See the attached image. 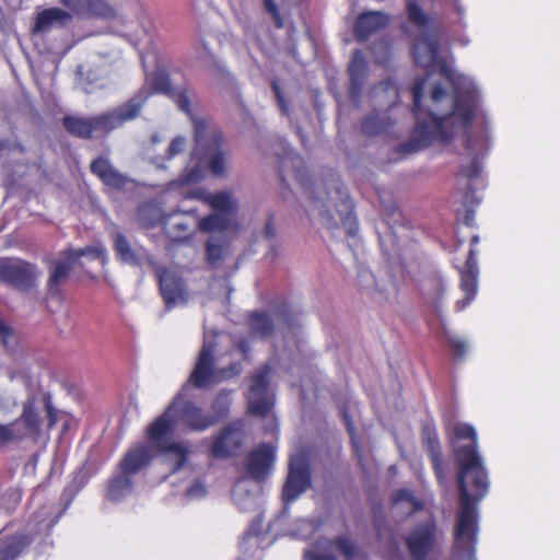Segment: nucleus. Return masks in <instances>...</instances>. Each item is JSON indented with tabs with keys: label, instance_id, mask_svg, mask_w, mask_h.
Masks as SVG:
<instances>
[{
	"label": "nucleus",
	"instance_id": "nucleus-28",
	"mask_svg": "<svg viewBox=\"0 0 560 560\" xmlns=\"http://www.w3.org/2000/svg\"><path fill=\"white\" fill-rule=\"evenodd\" d=\"M31 544L26 535L0 537V560H15Z\"/></svg>",
	"mask_w": 560,
	"mask_h": 560
},
{
	"label": "nucleus",
	"instance_id": "nucleus-63",
	"mask_svg": "<svg viewBox=\"0 0 560 560\" xmlns=\"http://www.w3.org/2000/svg\"><path fill=\"white\" fill-rule=\"evenodd\" d=\"M9 142L7 140H0V152L8 149Z\"/></svg>",
	"mask_w": 560,
	"mask_h": 560
},
{
	"label": "nucleus",
	"instance_id": "nucleus-20",
	"mask_svg": "<svg viewBox=\"0 0 560 560\" xmlns=\"http://www.w3.org/2000/svg\"><path fill=\"white\" fill-rule=\"evenodd\" d=\"M91 172L110 189L121 190L130 183V178L116 170L108 159L97 158L91 162Z\"/></svg>",
	"mask_w": 560,
	"mask_h": 560
},
{
	"label": "nucleus",
	"instance_id": "nucleus-19",
	"mask_svg": "<svg viewBox=\"0 0 560 560\" xmlns=\"http://www.w3.org/2000/svg\"><path fill=\"white\" fill-rule=\"evenodd\" d=\"M155 270L166 308L170 310L175 305L185 304L187 302V294L183 279L176 273L160 267H155Z\"/></svg>",
	"mask_w": 560,
	"mask_h": 560
},
{
	"label": "nucleus",
	"instance_id": "nucleus-61",
	"mask_svg": "<svg viewBox=\"0 0 560 560\" xmlns=\"http://www.w3.org/2000/svg\"><path fill=\"white\" fill-rule=\"evenodd\" d=\"M474 218H475L474 211L468 210L465 215V224L469 225V226L474 225Z\"/></svg>",
	"mask_w": 560,
	"mask_h": 560
},
{
	"label": "nucleus",
	"instance_id": "nucleus-57",
	"mask_svg": "<svg viewBox=\"0 0 560 560\" xmlns=\"http://www.w3.org/2000/svg\"><path fill=\"white\" fill-rule=\"evenodd\" d=\"M45 409H46V412H47V417L49 419L48 425L52 427L56 423V421H57V418H56V412L57 411L54 409L49 396L45 397Z\"/></svg>",
	"mask_w": 560,
	"mask_h": 560
},
{
	"label": "nucleus",
	"instance_id": "nucleus-22",
	"mask_svg": "<svg viewBox=\"0 0 560 560\" xmlns=\"http://www.w3.org/2000/svg\"><path fill=\"white\" fill-rule=\"evenodd\" d=\"M72 21V14L60 8H50L39 12L33 27L34 33H48L54 28L68 26Z\"/></svg>",
	"mask_w": 560,
	"mask_h": 560
},
{
	"label": "nucleus",
	"instance_id": "nucleus-53",
	"mask_svg": "<svg viewBox=\"0 0 560 560\" xmlns=\"http://www.w3.org/2000/svg\"><path fill=\"white\" fill-rule=\"evenodd\" d=\"M447 95V92L446 90L442 86L441 83H435L432 89H431V93H430V100L433 104H438L440 103L444 97H446Z\"/></svg>",
	"mask_w": 560,
	"mask_h": 560
},
{
	"label": "nucleus",
	"instance_id": "nucleus-14",
	"mask_svg": "<svg viewBox=\"0 0 560 560\" xmlns=\"http://www.w3.org/2000/svg\"><path fill=\"white\" fill-rule=\"evenodd\" d=\"M113 248L116 258L125 265L141 267L148 264L156 267L153 256L141 245L131 242L125 234L115 232L112 234Z\"/></svg>",
	"mask_w": 560,
	"mask_h": 560
},
{
	"label": "nucleus",
	"instance_id": "nucleus-64",
	"mask_svg": "<svg viewBox=\"0 0 560 560\" xmlns=\"http://www.w3.org/2000/svg\"><path fill=\"white\" fill-rule=\"evenodd\" d=\"M346 420H347V424H348V430L352 434L353 433V427L351 424V421L348 419V417H346Z\"/></svg>",
	"mask_w": 560,
	"mask_h": 560
},
{
	"label": "nucleus",
	"instance_id": "nucleus-62",
	"mask_svg": "<svg viewBox=\"0 0 560 560\" xmlns=\"http://www.w3.org/2000/svg\"><path fill=\"white\" fill-rule=\"evenodd\" d=\"M351 444H352L354 453L360 457V454H359L360 453L359 443L354 440L353 436H352Z\"/></svg>",
	"mask_w": 560,
	"mask_h": 560
},
{
	"label": "nucleus",
	"instance_id": "nucleus-33",
	"mask_svg": "<svg viewBox=\"0 0 560 560\" xmlns=\"http://www.w3.org/2000/svg\"><path fill=\"white\" fill-rule=\"evenodd\" d=\"M219 44V38L215 35L208 34L200 30L197 54L200 59L214 62V47Z\"/></svg>",
	"mask_w": 560,
	"mask_h": 560
},
{
	"label": "nucleus",
	"instance_id": "nucleus-1",
	"mask_svg": "<svg viewBox=\"0 0 560 560\" xmlns=\"http://www.w3.org/2000/svg\"><path fill=\"white\" fill-rule=\"evenodd\" d=\"M457 440H467L468 444L455 448L458 466L457 488L459 509L454 525V551L465 560H476V544L479 532L478 502L489 490L488 471L477 450V433L472 425L458 423L454 427Z\"/></svg>",
	"mask_w": 560,
	"mask_h": 560
},
{
	"label": "nucleus",
	"instance_id": "nucleus-4",
	"mask_svg": "<svg viewBox=\"0 0 560 560\" xmlns=\"http://www.w3.org/2000/svg\"><path fill=\"white\" fill-rule=\"evenodd\" d=\"M191 121L194 125L191 168L180 176L182 185L199 182L205 172L221 176L225 173L229 163V151L220 130L205 117L191 116Z\"/></svg>",
	"mask_w": 560,
	"mask_h": 560
},
{
	"label": "nucleus",
	"instance_id": "nucleus-38",
	"mask_svg": "<svg viewBox=\"0 0 560 560\" xmlns=\"http://www.w3.org/2000/svg\"><path fill=\"white\" fill-rule=\"evenodd\" d=\"M231 405L230 396L225 393H220L213 399L211 404L212 415H209L210 418L215 419V424L225 418L229 413Z\"/></svg>",
	"mask_w": 560,
	"mask_h": 560
},
{
	"label": "nucleus",
	"instance_id": "nucleus-32",
	"mask_svg": "<svg viewBox=\"0 0 560 560\" xmlns=\"http://www.w3.org/2000/svg\"><path fill=\"white\" fill-rule=\"evenodd\" d=\"M389 126H392L389 117L372 114L362 120L361 131L364 136L374 137L387 131Z\"/></svg>",
	"mask_w": 560,
	"mask_h": 560
},
{
	"label": "nucleus",
	"instance_id": "nucleus-37",
	"mask_svg": "<svg viewBox=\"0 0 560 560\" xmlns=\"http://www.w3.org/2000/svg\"><path fill=\"white\" fill-rule=\"evenodd\" d=\"M84 16H98L104 19H114L117 16L116 10L105 0H89V5Z\"/></svg>",
	"mask_w": 560,
	"mask_h": 560
},
{
	"label": "nucleus",
	"instance_id": "nucleus-56",
	"mask_svg": "<svg viewBox=\"0 0 560 560\" xmlns=\"http://www.w3.org/2000/svg\"><path fill=\"white\" fill-rule=\"evenodd\" d=\"M206 493V488L202 483L196 482L190 488L187 489L186 495L189 498H198L202 497Z\"/></svg>",
	"mask_w": 560,
	"mask_h": 560
},
{
	"label": "nucleus",
	"instance_id": "nucleus-9",
	"mask_svg": "<svg viewBox=\"0 0 560 560\" xmlns=\"http://www.w3.org/2000/svg\"><path fill=\"white\" fill-rule=\"evenodd\" d=\"M411 55L417 66L428 71L438 67L439 72L448 83H455L456 71L440 57L439 42L430 34H422L415 39Z\"/></svg>",
	"mask_w": 560,
	"mask_h": 560
},
{
	"label": "nucleus",
	"instance_id": "nucleus-44",
	"mask_svg": "<svg viewBox=\"0 0 560 560\" xmlns=\"http://www.w3.org/2000/svg\"><path fill=\"white\" fill-rule=\"evenodd\" d=\"M60 3L71 11V14L84 16L89 5V0H60Z\"/></svg>",
	"mask_w": 560,
	"mask_h": 560
},
{
	"label": "nucleus",
	"instance_id": "nucleus-42",
	"mask_svg": "<svg viewBox=\"0 0 560 560\" xmlns=\"http://www.w3.org/2000/svg\"><path fill=\"white\" fill-rule=\"evenodd\" d=\"M270 86L275 94L277 105H278L280 112L282 113V115L289 116V114H290L289 102H288L282 89L280 88L278 80L277 79L271 80Z\"/></svg>",
	"mask_w": 560,
	"mask_h": 560
},
{
	"label": "nucleus",
	"instance_id": "nucleus-40",
	"mask_svg": "<svg viewBox=\"0 0 560 560\" xmlns=\"http://www.w3.org/2000/svg\"><path fill=\"white\" fill-rule=\"evenodd\" d=\"M138 221L145 228L155 226L160 222L159 209L151 205H143L137 212Z\"/></svg>",
	"mask_w": 560,
	"mask_h": 560
},
{
	"label": "nucleus",
	"instance_id": "nucleus-51",
	"mask_svg": "<svg viewBox=\"0 0 560 560\" xmlns=\"http://www.w3.org/2000/svg\"><path fill=\"white\" fill-rule=\"evenodd\" d=\"M186 143V139L184 137H176L172 140L167 149V158L172 159L176 154L180 153L184 150Z\"/></svg>",
	"mask_w": 560,
	"mask_h": 560
},
{
	"label": "nucleus",
	"instance_id": "nucleus-46",
	"mask_svg": "<svg viewBox=\"0 0 560 560\" xmlns=\"http://www.w3.org/2000/svg\"><path fill=\"white\" fill-rule=\"evenodd\" d=\"M265 10L271 15L273 24L277 28L283 27V19L281 16L280 10L275 0H264Z\"/></svg>",
	"mask_w": 560,
	"mask_h": 560
},
{
	"label": "nucleus",
	"instance_id": "nucleus-58",
	"mask_svg": "<svg viewBox=\"0 0 560 560\" xmlns=\"http://www.w3.org/2000/svg\"><path fill=\"white\" fill-rule=\"evenodd\" d=\"M83 486L82 481L77 482V478L73 480V483L67 488L63 492V497L69 494L68 503L72 499V497L79 491V489Z\"/></svg>",
	"mask_w": 560,
	"mask_h": 560
},
{
	"label": "nucleus",
	"instance_id": "nucleus-60",
	"mask_svg": "<svg viewBox=\"0 0 560 560\" xmlns=\"http://www.w3.org/2000/svg\"><path fill=\"white\" fill-rule=\"evenodd\" d=\"M11 334V329L0 319V337L2 338V343L7 346V337Z\"/></svg>",
	"mask_w": 560,
	"mask_h": 560
},
{
	"label": "nucleus",
	"instance_id": "nucleus-31",
	"mask_svg": "<svg viewBox=\"0 0 560 560\" xmlns=\"http://www.w3.org/2000/svg\"><path fill=\"white\" fill-rule=\"evenodd\" d=\"M133 483L129 475L122 471L108 480L106 498L112 502H117L132 491Z\"/></svg>",
	"mask_w": 560,
	"mask_h": 560
},
{
	"label": "nucleus",
	"instance_id": "nucleus-7",
	"mask_svg": "<svg viewBox=\"0 0 560 560\" xmlns=\"http://www.w3.org/2000/svg\"><path fill=\"white\" fill-rule=\"evenodd\" d=\"M272 368L265 363L254 372L247 396V415L265 418L276 402V392L271 387Z\"/></svg>",
	"mask_w": 560,
	"mask_h": 560
},
{
	"label": "nucleus",
	"instance_id": "nucleus-16",
	"mask_svg": "<svg viewBox=\"0 0 560 560\" xmlns=\"http://www.w3.org/2000/svg\"><path fill=\"white\" fill-rule=\"evenodd\" d=\"M245 441V424L235 421L225 427L211 446V454L215 458H226L241 451Z\"/></svg>",
	"mask_w": 560,
	"mask_h": 560
},
{
	"label": "nucleus",
	"instance_id": "nucleus-27",
	"mask_svg": "<svg viewBox=\"0 0 560 560\" xmlns=\"http://www.w3.org/2000/svg\"><path fill=\"white\" fill-rule=\"evenodd\" d=\"M40 418L35 412L32 405H25L20 419L10 425H14V430L18 434H21L15 441H20L25 436L35 435L39 431Z\"/></svg>",
	"mask_w": 560,
	"mask_h": 560
},
{
	"label": "nucleus",
	"instance_id": "nucleus-48",
	"mask_svg": "<svg viewBox=\"0 0 560 560\" xmlns=\"http://www.w3.org/2000/svg\"><path fill=\"white\" fill-rule=\"evenodd\" d=\"M21 434H18L14 430V425L0 424V446L19 439Z\"/></svg>",
	"mask_w": 560,
	"mask_h": 560
},
{
	"label": "nucleus",
	"instance_id": "nucleus-30",
	"mask_svg": "<svg viewBox=\"0 0 560 560\" xmlns=\"http://www.w3.org/2000/svg\"><path fill=\"white\" fill-rule=\"evenodd\" d=\"M420 434L423 447L429 453L433 464L438 466L441 457V448L435 425L429 422L423 423Z\"/></svg>",
	"mask_w": 560,
	"mask_h": 560
},
{
	"label": "nucleus",
	"instance_id": "nucleus-8",
	"mask_svg": "<svg viewBox=\"0 0 560 560\" xmlns=\"http://www.w3.org/2000/svg\"><path fill=\"white\" fill-rule=\"evenodd\" d=\"M217 350V342L214 337L205 334L202 348L198 354L195 368L188 378L196 388H207L212 384L222 382L231 375L232 368L228 370H220L215 368L214 352Z\"/></svg>",
	"mask_w": 560,
	"mask_h": 560
},
{
	"label": "nucleus",
	"instance_id": "nucleus-55",
	"mask_svg": "<svg viewBox=\"0 0 560 560\" xmlns=\"http://www.w3.org/2000/svg\"><path fill=\"white\" fill-rule=\"evenodd\" d=\"M241 483H242V479H238L231 491L233 501L240 508H242L243 501H244V492L242 490Z\"/></svg>",
	"mask_w": 560,
	"mask_h": 560
},
{
	"label": "nucleus",
	"instance_id": "nucleus-43",
	"mask_svg": "<svg viewBox=\"0 0 560 560\" xmlns=\"http://www.w3.org/2000/svg\"><path fill=\"white\" fill-rule=\"evenodd\" d=\"M206 252L209 262L217 264L219 260H221L223 247L219 244L218 237H209L206 243Z\"/></svg>",
	"mask_w": 560,
	"mask_h": 560
},
{
	"label": "nucleus",
	"instance_id": "nucleus-54",
	"mask_svg": "<svg viewBox=\"0 0 560 560\" xmlns=\"http://www.w3.org/2000/svg\"><path fill=\"white\" fill-rule=\"evenodd\" d=\"M395 500L396 501H400V500H407V501H410L413 503V511H418L422 508V504L415 500L412 493L408 490H405V489H400L396 492V495H395Z\"/></svg>",
	"mask_w": 560,
	"mask_h": 560
},
{
	"label": "nucleus",
	"instance_id": "nucleus-50",
	"mask_svg": "<svg viewBox=\"0 0 560 560\" xmlns=\"http://www.w3.org/2000/svg\"><path fill=\"white\" fill-rule=\"evenodd\" d=\"M275 315L277 316V318H280L283 323L288 325H291L293 320V314L288 303H282L281 305H279L275 311Z\"/></svg>",
	"mask_w": 560,
	"mask_h": 560
},
{
	"label": "nucleus",
	"instance_id": "nucleus-12",
	"mask_svg": "<svg viewBox=\"0 0 560 560\" xmlns=\"http://www.w3.org/2000/svg\"><path fill=\"white\" fill-rule=\"evenodd\" d=\"M439 528L434 517L419 522L404 537L406 548L413 560H425L435 549Z\"/></svg>",
	"mask_w": 560,
	"mask_h": 560
},
{
	"label": "nucleus",
	"instance_id": "nucleus-17",
	"mask_svg": "<svg viewBox=\"0 0 560 560\" xmlns=\"http://www.w3.org/2000/svg\"><path fill=\"white\" fill-rule=\"evenodd\" d=\"M276 460V448L269 443H261L247 452V479L264 482L269 477Z\"/></svg>",
	"mask_w": 560,
	"mask_h": 560
},
{
	"label": "nucleus",
	"instance_id": "nucleus-23",
	"mask_svg": "<svg viewBox=\"0 0 560 560\" xmlns=\"http://www.w3.org/2000/svg\"><path fill=\"white\" fill-rule=\"evenodd\" d=\"M152 448L147 444H140L130 448L119 464V469L125 475H133L147 467L152 458Z\"/></svg>",
	"mask_w": 560,
	"mask_h": 560
},
{
	"label": "nucleus",
	"instance_id": "nucleus-21",
	"mask_svg": "<svg viewBox=\"0 0 560 560\" xmlns=\"http://www.w3.org/2000/svg\"><path fill=\"white\" fill-rule=\"evenodd\" d=\"M389 18L380 11L363 12L358 15L354 24V36L358 42L368 40L374 33L387 26Z\"/></svg>",
	"mask_w": 560,
	"mask_h": 560
},
{
	"label": "nucleus",
	"instance_id": "nucleus-59",
	"mask_svg": "<svg viewBox=\"0 0 560 560\" xmlns=\"http://www.w3.org/2000/svg\"><path fill=\"white\" fill-rule=\"evenodd\" d=\"M305 560H337L332 555H319L316 552L308 551L305 555Z\"/></svg>",
	"mask_w": 560,
	"mask_h": 560
},
{
	"label": "nucleus",
	"instance_id": "nucleus-18",
	"mask_svg": "<svg viewBox=\"0 0 560 560\" xmlns=\"http://www.w3.org/2000/svg\"><path fill=\"white\" fill-rule=\"evenodd\" d=\"M348 96L352 104L359 105L369 77L368 62L360 50H355L348 65Z\"/></svg>",
	"mask_w": 560,
	"mask_h": 560
},
{
	"label": "nucleus",
	"instance_id": "nucleus-45",
	"mask_svg": "<svg viewBox=\"0 0 560 560\" xmlns=\"http://www.w3.org/2000/svg\"><path fill=\"white\" fill-rule=\"evenodd\" d=\"M481 172V165L477 158L472 159L468 165H462L459 175L465 178L472 180L479 177Z\"/></svg>",
	"mask_w": 560,
	"mask_h": 560
},
{
	"label": "nucleus",
	"instance_id": "nucleus-3",
	"mask_svg": "<svg viewBox=\"0 0 560 560\" xmlns=\"http://www.w3.org/2000/svg\"><path fill=\"white\" fill-rule=\"evenodd\" d=\"M428 79L429 73L417 78L411 86L416 127L411 140L399 144L398 151L401 153L418 152L434 141L450 142L454 137L453 129L446 127L450 120L456 119L462 127L468 128L475 118L477 94L464 85L465 78L458 73L455 83H450L454 93L452 110L443 116H438L432 110L425 112L421 101Z\"/></svg>",
	"mask_w": 560,
	"mask_h": 560
},
{
	"label": "nucleus",
	"instance_id": "nucleus-35",
	"mask_svg": "<svg viewBox=\"0 0 560 560\" xmlns=\"http://www.w3.org/2000/svg\"><path fill=\"white\" fill-rule=\"evenodd\" d=\"M63 253L75 266H82L80 261L82 257L90 259H101L102 261L105 259V249L97 246H88L85 248L79 249H67Z\"/></svg>",
	"mask_w": 560,
	"mask_h": 560
},
{
	"label": "nucleus",
	"instance_id": "nucleus-25",
	"mask_svg": "<svg viewBox=\"0 0 560 560\" xmlns=\"http://www.w3.org/2000/svg\"><path fill=\"white\" fill-rule=\"evenodd\" d=\"M194 197L203 200L213 210H215V212L235 217L238 210V202L233 198V196L229 191L223 190L214 194H209L200 190L196 192Z\"/></svg>",
	"mask_w": 560,
	"mask_h": 560
},
{
	"label": "nucleus",
	"instance_id": "nucleus-41",
	"mask_svg": "<svg viewBox=\"0 0 560 560\" xmlns=\"http://www.w3.org/2000/svg\"><path fill=\"white\" fill-rule=\"evenodd\" d=\"M151 85L156 92L167 95L173 93L170 77L164 72H155L151 78Z\"/></svg>",
	"mask_w": 560,
	"mask_h": 560
},
{
	"label": "nucleus",
	"instance_id": "nucleus-2",
	"mask_svg": "<svg viewBox=\"0 0 560 560\" xmlns=\"http://www.w3.org/2000/svg\"><path fill=\"white\" fill-rule=\"evenodd\" d=\"M279 150L275 151L277 175L282 198L291 192L288 178H294L303 188L312 210H317L322 224L329 231L346 223L353 213V203L339 176H329L313 180L308 177L302 156L287 141L279 140Z\"/></svg>",
	"mask_w": 560,
	"mask_h": 560
},
{
	"label": "nucleus",
	"instance_id": "nucleus-13",
	"mask_svg": "<svg viewBox=\"0 0 560 560\" xmlns=\"http://www.w3.org/2000/svg\"><path fill=\"white\" fill-rule=\"evenodd\" d=\"M479 243V235H474L470 238V248L465 260V264L458 268L460 282V290L464 292L465 298L456 302V310L463 311L476 296L478 289V264L476 246Z\"/></svg>",
	"mask_w": 560,
	"mask_h": 560
},
{
	"label": "nucleus",
	"instance_id": "nucleus-5",
	"mask_svg": "<svg viewBox=\"0 0 560 560\" xmlns=\"http://www.w3.org/2000/svg\"><path fill=\"white\" fill-rule=\"evenodd\" d=\"M148 97L149 92L142 89L112 110L91 117L66 116L62 125L69 133L83 139L94 135H107L125 122L136 119Z\"/></svg>",
	"mask_w": 560,
	"mask_h": 560
},
{
	"label": "nucleus",
	"instance_id": "nucleus-15",
	"mask_svg": "<svg viewBox=\"0 0 560 560\" xmlns=\"http://www.w3.org/2000/svg\"><path fill=\"white\" fill-rule=\"evenodd\" d=\"M176 402L174 417L177 424L183 423L192 431H205L215 424L214 418H210L200 407L191 400L183 398L180 394H178L171 404Z\"/></svg>",
	"mask_w": 560,
	"mask_h": 560
},
{
	"label": "nucleus",
	"instance_id": "nucleus-39",
	"mask_svg": "<svg viewBox=\"0 0 560 560\" xmlns=\"http://www.w3.org/2000/svg\"><path fill=\"white\" fill-rule=\"evenodd\" d=\"M331 545L347 559L352 560L358 555V546L346 535L337 536Z\"/></svg>",
	"mask_w": 560,
	"mask_h": 560
},
{
	"label": "nucleus",
	"instance_id": "nucleus-11",
	"mask_svg": "<svg viewBox=\"0 0 560 560\" xmlns=\"http://www.w3.org/2000/svg\"><path fill=\"white\" fill-rule=\"evenodd\" d=\"M312 486V471L307 458L303 454L290 458L288 474L282 487L283 504L290 505Z\"/></svg>",
	"mask_w": 560,
	"mask_h": 560
},
{
	"label": "nucleus",
	"instance_id": "nucleus-47",
	"mask_svg": "<svg viewBox=\"0 0 560 560\" xmlns=\"http://www.w3.org/2000/svg\"><path fill=\"white\" fill-rule=\"evenodd\" d=\"M445 339L454 355L463 358L466 354L467 346L463 339L453 337L448 334H446Z\"/></svg>",
	"mask_w": 560,
	"mask_h": 560
},
{
	"label": "nucleus",
	"instance_id": "nucleus-10",
	"mask_svg": "<svg viewBox=\"0 0 560 560\" xmlns=\"http://www.w3.org/2000/svg\"><path fill=\"white\" fill-rule=\"evenodd\" d=\"M40 271L36 265L18 258L0 259V281L21 292L37 287Z\"/></svg>",
	"mask_w": 560,
	"mask_h": 560
},
{
	"label": "nucleus",
	"instance_id": "nucleus-29",
	"mask_svg": "<svg viewBox=\"0 0 560 560\" xmlns=\"http://www.w3.org/2000/svg\"><path fill=\"white\" fill-rule=\"evenodd\" d=\"M247 325L254 337L267 338L273 332V320L266 312L254 311L247 313Z\"/></svg>",
	"mask_w": 560,
	"mask_h": 560
},
{
	"label": "nucleus",
	"instance_id": "nucleus-26",
	"mask_svg": "<svg viewBox=\"0 0 560 560\" xmlns=\"http://www.w3.org/2000/svg\"><path fill=\"white\" fill-rule=\"evenodd\" d=\"M198 229L202 233H215L237 230V221L233 215L212 212L198 222Z\"/></svg>",
	"mask_w": 560,
	"mask_h": 560
},
{
	"label": "nucleus",
	"instance_id": "nucleus-6",
	"mask_svg": "<svg viewBox=\"0 0 560 560\" xmlns=\"http://www.w3.org/2000/svg\"><path fill=\"white\" fill-rule=\"evenodd\" d=\"M176 405L177 402L170 404L164 412L147 428L149 446L163 455L164 460L172 465V474L178 471L184 466L189 455V448L184 442H170V438L177 425L174 417Z\"/></svg>",
	"mask_w": 560,
	"mask_h": 560
},
{
	"label": "nucleus",
	"instance_id": "nucleus-49",
	"mask_svg": "<svg viewBox=\"0 0 560 560\" xmlns=\"http://www.w3.org/2000/svg\"><path fill=\"white\" fill-rule=\"evenodd\" d=\"M171 96L175 98V102L180 110L190 114V104L186 91H173Z\"/></svg>",
	"mask_w": 560,
	"mask_h": 560
},
{
	"label": "nucleus",
	"instance_id": "nucleus-52",
	"mask_svg": "<svg viewBox=\"0 0 560 560\" xmlns=\"http://www.w3.org/2000/svg\"><path fill=\"white\" fill-rule=\"evenodd\" d=\"M276 232L277 231H276L273 214H269L266 220V223H265L262 236L265 237V240L271 242L276 237Z\"/></svg>",
	"mask_w": 560,
	"mask_h": 560
},
{
	"label": "nucleus",
	"instance_id": "nucleus-36",
	"mask_svg": "<svg viewBox=\"0 0 560 560\" xmlns=\"http://www.w3.org/2000/svg\"><path fill=\"white\" fill-rule=\"evenodd\" d=\"M226 97L230 110L238 114L240 116L245 115V106L242 101L241 90L233 84V79L226 75Z\"/></svg>",
	"mask_w": 560,
	"mask_h": 560
},
{
	"label": "nucleus",
	"instance_id": "nucleus-24",
	"mask_svg": "<svg viewBox=\"0 0 560 560\" xmlns=\"http://www.w3.org/2000/svg\"><path fill=\"white\" fill-rule=\"evenodd\" d=\"M77 266L62 253V257L51 262L47 280V291L50 295H58L60 288L69 278L70 271Z\"/></svg>",
	"mask_w": 560,
	"mask_h": 560
},
{
	"label": "nucleus",
	"instance_id": "nucleus-34",
	"mask_svg": "<svg viewBox=\"0 0 560 560\" xmlns=\"http://www.w3.org/2000/svg\"><path fill=\"white\" fill-rule=\"evenodd\" d=\"M408 20L419 30H427L430 25V16L422 10L417 0H408L406 4Z\"/></svg>",
	"mask_w": 560,
	"mask_h": 560
}]
</instances>
